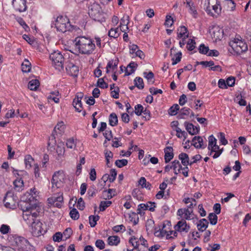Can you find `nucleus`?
Masks as SVG:
<instances>
[{
	"mask_svg": "<svg viewBox=\"0 0 251 251\" xmlns=\"http://www.w3.org/2000/svg\"><path fill=\"white\" fill-rule=\"evenodd\" d=\"M135 85L139 89H143L144 87L143 79L140 77H136L134 79Z\"/></svg>",
	"mask_w": 251,
	"mask_h": 251,
	"instance_id": "nucleus-41",
	"label": "nucleus"
},
{
	"mask_svg": "<svg viewBox=\"0 0 251 251\" xmlns=\"http://www.w3.org/2000/svg\"><path fill=\"white\" fill-rule=\"evenodd\" d=\"M39 84V81L37 79H32L29 81L28 87L30 90L35 91L37 90Z\"/></svg>",
	"mask_w": 251,
	"mask_h": 251,
	"instance_id": "nucleus-33",
	"label": "nucleus"
},
{
	"mask_svg": "<svg viewBox=\"0 0 251 251\" xmlns=\"http://www.w3.org/2000/svg\"><path fill=\"white\" fill-rule=\"evenodd\" d=\"M187 49L190 51L193 50L196 47V42L195 40L193 39H190L188 40L187 43Z\"/></svg>",
	"mask_w": 251,
	"mask_h": 251,
	"instance_id": "nucleus-50",
	"label": "nucleus"
},
{
	"mask_svg": "<svg viewBox=\"0 0 251 251\" xmlns=\"http://www.w3.org/2000/svg\"><path fill=\"white\" fill-rule=\"evenodd\" d=\"M146 229L147 231L152 232L154 229V222L153 220L150 219L148 220L146 224Z\"/></svg>",
	"mask_w": 251,
	"mask_h": 251,
	"instance_id": "nucleus-55",
	"label": "nucleus"
},
{
	"mask_svg": "<svg viewBox=\"0 0 251 251\" xmlns=\"http://www.w3.org/2000/svg\"><path fill=\"white\" fill-rule=\"evenodd\" d=\"M66 72L69 75L76 77L78 74V68L72 63H69L66 67Z\"/></svg>",
	"mask_w": 251,
	"mask_h": 251,
	"instance_id": "nucleus-17",
	"label": "nucleus"
},
{
	"mask_svg": "<svg viewBox=\"0 0 251 251\" xmlns=\"http://www.w3.org/2000/svg\"><path fill=\"white\" fill-rule=\"evenodd\" d=\"M56 151L59 156H62L65 152V148L63 144H58L57 146Z\"/></svg>",
	"mask_w": 251,
	"mask_h": 251,
	"instance_id": "nucleus-45",
	"label": "nucleus"
},
{
	"mask_svg": "<svg viewBox=\"0 0 251 251\" xmlns=\"http://www.w3.org/2000/svg\"><path fill=\"white\" fill-rule=\"evenodd\" d=\"M58 94L59 92L58 91L51 92L48 97V99L49 100H53L55 103H58L59 102V98L58 97Z\"/></svg>",
	"mask_w": 251,
	"mask_h": 251,
	"instance_id": "nucleus-40",
	"label": "nucleus"
},
{
	"mask_svg": "<svg viewBox=\"0 0 251 251\" xmlns=\"http://www.w3.org/2000/svg\"><path fill=\"white\" fill-rule=\"evenodd\" d=\"M193 210L189 208H180L177 211V215L182 219L190 220L194 218Z\"/></svg>",
	"mask_w": 251,
	"mask_h": 251,
	"instance_id": "nucleus-12",
	"label": "nucleus"
},
{
	"mask_svg": "<svg viewBox=\"0 0 251 251\" xmlns=\"http://www.w3.org/2000/svg\"><path fill=\"white\" fill-rule=\"evenodd\" d=\"M37 194H31L29 192H26L21 198V200L19 204L20 209H27L31 207H39L34 203Z\"/></svg>",
	"mask_w": 251,
	"mask_h": 251,
	"instance_id": "nucleus-3",
	"label": "nucleus"
},
{
	"mask_svg": "<svg viewBox=\"0 0 251 251\" xmlns=\"http://www.w3.org/2000/svg\"><path fill=\"white\" fill-rule=\"evenodd\" d=\"M17 21L19 24L22 26V27L25 29V31H28L29 30V26L26 25L25 21L22 18H19L17 19Z\"/></svg>",
	"mask_w": 251,
	"mask_h": 251,
	"instance_id": "nucleus-64",
	"label": "nucleus"
},
{
	"mask_svg": "<svg viewBox=\"0 0 251 251\" xmlns=\"http://www.w3.org/2000/svg\"><path fill=\"white\" fill-rule=\"evenodd\" d=\"M143 109H144L143 106L141 104H138L135 106V110H134L135 113L137 115L140 116L142 113Z\"/></svg>",
	"mask_w": 251,
	"mask_h": 251,
	"instance_id": "nucleus-62",
	"label": "nucleus"
},
{
	"mask_svg": "<svg viewBox=\"0 0 251 251\" xmlns=\"http://www.w3.org/2000/svg\"><path fill=\"white\" fill-rule=\"evenodd\" d=\"M49 203L53 204L57 207H61L63 201V198L62 195L56 196H52L48 199Z\"/></svg>",
	"mask_w": 251,
	"mask_h": 251,
	"instance_id": "nucleus-16",
	"label": "nucleus"
},
{
	"mask_svg": "<svg viewBox=\"0 0 251 251\" xmlns=\"http://www.w3.org/2000/svg\"><path fill=\"white\" fill-rule=\"evenodd\" d=\"M55 26L58 31L65 32L72 28L69 19L66 16H59L55 21Z\"/></svg>",
	"mask_w": 251,
	"mask_h": 251,
	"instance_id": "nucleus-6",
	"label": "nucleus"
},
{
	"mask_svg": "<svg viewBox=\"0 0 251 251\" xmlns=\"http://www.w3.org/2000/svg\"><path fill=\"white\" fill-rule=\"evenodd\" d=\"M217 140L213 135L209 136L208 137V147L209 150L212 151H216V150H219V147L217 145Z\"/></svg>",
	"mask_w": 251,
	"mask_h": 251,
	"instance_id": "nucleus-19",
	"label": "nucleus"
},
{
	"mask_svg": "<svg viewBox=\"0 0 251 251\" xmlns=\"http://www.w3.org/2000/svg\"><path fill=\"white\" fill-rule=\"evenodd\" d=\"M31 69L30 62L26 59H25L22 64V70L24 73H28Z\"/></svg>",
	"mask_w": 251,
	"mask_h": 251,
	"instance_id": "nucleus-31",
	"label": "nucleus"
},
{
	"mask_svg": "<svg viewBox=\"0 0 251 251\" xmlns=\"http://www.w3.org/2000/svg\"><path fill=\"white\" fill-rule=\"evenodd\" d=\"M119 63V60L118 59H115V60H111L109 61L106 66V73H109V69H112V71H114L117 68V66Z\"/></svg>",
	"mask_w": 251,
	"mask_h": 251,
	"instance_id": "nucleus-27",
	"label": "nucleus"
},
{
	"mask_svg": "<svg viewBox=\"0 0 251 251\" xmlns=\"http://www.w3.org/2000/svg\"><path fill=\"white\" fill-rule=\"evenodd\" d=\"M174 24V20L171 16L167 15L166 17V20L165 25L167 27L171 26Z\"/></svg>",
	"mask_w": 251,
	"mask_h": 251,
	"instance_id": "nucleus-60",
	"label": "nucleus"
},
{
	"mask_svg": "<svg viewBox=\"0 0 251 251\" xmlns=\"http://www.w3.org/2000/svg\"><path fill=\"white\" fill-rule=\"evenodd\" d=\"M189 37V32L187 28L184 26H180L177 29V38H187Z\"/></svg>",
	"mask_w": 251,
	"mask_h": 251,
	"instance_id": "nucleus-20",
	"label": "nucleus"
},
{
	"mask_svg": "<svg viewBox=\"0 0 251 251\" xmlns=\"http://www.w3.org/2000/svg\"><path fill=\"white\" fill-rule=\"evenodd\" d=\"M175 56L176 57L175 58L174 57L172 58V60H173L172 65H175L180 61L181 58V56H182V53L181 52H178L176 53Z\"/></svg>",
	"mask_w": 251,
	"mask_h": 251,
	"instance_id": "nucleus-56",
	"label": "nucleus"
},
{
	"mask_svg": "<svg viewBox=\"0 0 251 251\" xmlns=\"http://www.w3.org/2000/svg\"><path fill=\"white\" fill-rule=\"evenodd\" d=\"M23 211V218L29 226L38 221L37 218L39 214V207H31L27 209H21Z\"/></svg>",
	"mask_w": 251,
	"mask_h": 251,
	"instance_id": "nucleus-2",
	"label": "nucleus"
},
{
	"mask_svg": "<svg viewBox=\"0 0 251 251\" xmlns=\"http://www.w3.org/2000/svg\"><path fill=\"white\" fill-rule=\"evenodd\" d=\"M172 169L174 171L175 175H177L180 172V168H181V165L178 160H175L172 162Z\"/></svg>",
	"mask_w": 251,
	"mask_h": 251,
	"instance_id": "nucleus-32",
	"label": "nucleus"
},
{
	"mask_svg": "<svg viewBox=\"0 0 251 251\" xmlns=\"http://www.w3.org/2000/svg\"><path fill=\"white\" fill-rule=\"evenodd\" d=\"M176 136L178 138L184 137V140L186 138L187 133L185 131H182L179 127H177V128H176Z\"/></svg>",
	"mask_w": 251,
	"mask_h": 251,
	"instance_id": "nucleus-46",
	"label": "nucleus"
},
{
	"mask_svg": "<svg viewBox=\"0 0 251 251\" xmlns=\"http://www.w3.org/2000/svg\"><path fill=\"white\" fill-rule=\"evenodd\" d=\"M4 206L7 208L14 209L17 207V197L14 196L13 192H7L3 200Z\"/></svg>",
	"mask_w": 251,
	"mask_h": 251,
	"instance_id": "nucleus-10",
	"label": "nucleus"
},
{
	"mask_svg": "<svg viewBox=\"0 0 251 251\" xmlns=\"http://www.w3.org/2000/svg\"><path fill=\"white\" fill-rule=\"evenodd\" d=\"M65 129V125L63 122H59L54 127L52 134L53 135L57 134H62L64 132Z\"/></svg>",
	"mask_w": 251,
	"mask_h": 251,
	"instance_id": "nucleus-24",
	"label": "nucleus"
},
{
	"mask_svg": "<svg viewBox=\"0 0 251 251\" xmlns=\"http://www.w3.org/2000/svg\"><path fill=\"white\" fill-rule=\"evenodd\" d=\"M144 76L146 78L149 82V83L151 84H152L154 82V74L152 72H150L149 73L144 72L143 73Z\"/></svg>",
	"mask_w": 251,
	"mask_h": 251,
	"instance_id": "nucleus-36",
	"label": "nucleus"
},
{
	"mask_svg": "<svg viewBox=\"0 0 251 251\" xmlns=\"http://www.w3.org/2000/svg\"><path fill=\"white\" fill-rule=\"evenodd\" d=\"M229 45L237 55L241 54L247 51L248 49L247 44L244 41L237 38L230 41Z\"/></svg>",
	"mask_w": 251,
	"mask_h": 251,
	"instance_id": "nucleus-8",
	"label": "nucleus"
},
{
	"mask_svg": "<svg viewBox=\"0 0 251 251\" xmlns=\"http://www.w3.org/2000/svg\"><path fill=\"white\" fill-rule=\"evenodd\" d=\"M76 207L78 209L80 210H83L84 209L85 207V202L82 198H80L78 199Z\"/></svg>",
	"mask_w": 251,
	"mask_h": 251,
	"instance_id": "nucleus-58",
	"label": "nucleus"
},
{
	"mask_svg": "<svg viewBox=\"0 0 251 251\" xmlns=\"http://www.w3.org/2000/svg\"><path fill=\"white\" fill-rule=\"evenodd\" d=\"M190 111L191 109L189 108H182L180 111V113L178 115V118L179 119H185V116H188L190 114Z\"/></svg>",
	"mask_w": 251,
	"mask_h": 251,
	"instance_id": "nucleus-39",
	"label": "nucleus"
},
{
	"mask_svg": "<svg viewBox=\"0 0 251 251\" xmlns=\"http://www.w3.org/2000/svg\"><path fill=\"white\" fill-rule=\"evenodd\" d=\"M189 225L187 224L186 221L184 219H182L179 221L177 224L175 226V230L180 232H184L187 233L190 229Z\"/></svg>",
	"mask_w": 251,
	"mask_h": 251,
	"instance_id": "nucleus-15",
	"label": "nucleus"
},
{
	"mask_svg": "<svg viewBox=\"0 0 251 251\" xmlns=\"http://www.w3.org/2000/svg\"><path fill=\"white\" fill-rule=\"evenodd\" d=\"M112 203V202L109 201H102L100 204V210L101 211H103L106 208L109 207Z\"/></svg>",
	"mask_w": 251,
	"mask_h": 251,
	"instance_id": "nucleus-49",
	"label": "nucleus"
},
{
	"mask_svg": "<svg viewBox=\"0 0 251 251\" xmlns=\"http://www.w3.org/2000/svg\"><path fill=\"white\" fill-rule=\"evenodd\" d=\"M179 109V106L177 104H175L168 110V113L171 116H175L177 113Z\"/></svg>",
	"mask_w": 251,
	"mask_h": 251,
	"instance_id": "nucleus-42",
	"label": "nucleus"
},
{
	"mask_svg": "<svg viewBox=\"0 0 251 251\" xmlns=\"http://www.w3.org/2000/svg\"><path fill=\"white\" fill-rule=\"evenodd\" d=\"M73 105L77 111L78 112L81 111L82 109L81 101L78 100V99L74 100Z\"/></svg>",
	"mask_w": 251,
	"mask_h": 251,
	"instance_id": "nucleus-47",
	"label": "nucleus"
},
{
	"mask_svg": "<svg viewBox=\"0 0 251 251\" xmlns=\"http://www.w3.org/2000/svg\"><path fill=\"white\" fill-rule=\"evenodd\" d=\"M137 67V63L134 62H130L125 70V75H129L133 73Z\"/></svg>",
	"mask_w": 251,
	"mask_h": 251,
	"instance_id": "nucleus-26",
	"label": "nucleus"
},
{
	"mask_svg": "<svg viewBox=\"0 0 251 251\" xmlns=\"http://www.w3.org/2000/svg\"><path fill=\"white\" fill-rule=\"evenodd\" d=\"M10 227L9 226L3 224L0 227V232L3 234H7L9 232Z\"/></svg>",
	"mask_w": 251,
	"mask_h": 251,
	"instance_id": "nucleus-61",
	"label": "nucleus"
},
{
	"mask_svg": "<svg viewBox=\"0 0 251 251\" xmlns=\"http://www.w3.org/2000/svg\"><path fill=\"white\" fill-rule=\"evenodd\" d=\"M42 223L38 220L35 223L31 225V233L34 236L39 237L45 232L42 228Z\"/></svg>",
	"mask_w": 251,
	"mask_h": 251,
	"instance_id": "nucleus-13",
	"label": "nucleus"
},
{
	"mask_svg": "<svg viewBox=\"0 0 251 251\" xmlns=\"http://www.w3.org/2000/svg\"><path fill=\"white\" fill-rule=\"evenodd\" d=\"M63 175L60 172H55L52 176L51 183L53 188H59L62 184Z\"/></svg>",
	"mask_w": 251,
	"mask_h": 251,
	"instance_id": "nucleus-14",
	"label": "nucleus"
},
{
	"mask_svg": "<svg viewBox=\"0 0 251 251\" xmlns=\"http://www.w3.org/2000/svg\"><path fill=\"white\" fill-rule=\"evenodd\" d=\"M203 139L201 136H195L192 140V145L196 148H201L203 147Z\"/></svg>",
	"mask_w": 251,
	"mask_h": 251,
	"instance_id": "nucleus-25",
	"label": "nucleus"
},
{
	"mask_svg": "<svg viewBox=\"0 0 251 251\" xmlns=\"http://www.w3.org/2000/svg\"><path fill=\"white\" fill-rule=\"evenodd\" d=\"M27 0H12L13 8L16 12H25L27 10Z\"/></svg>",
	"mask_w": 251,
	"mask_h": 251,
	"instance_id": "nucleus-11",
	"label": "nucleus"
},
{
	"mask_svg": "<svg viewBox=\"0 0 251 251\" xmlns=\"http://www.w3.org/2000/svg\"><path fill=\"white\" fill-rule=\"evenodd\" d=\"M120 34V32L118 28H111L108 31V36L114 38H118Z\"/></svg>",
	"mask_w": 251,
	"mask_h": 251,
	"instance_id": "nucleus-37",
	"label": "nucleus"
},
{
	"mask_svg": "<svg viewBox=\"0 0 251 251\" xmlns=\"http://www.w3.org/2000/svg\"><path fill=\"white\" fill-rule=\"evenodd\" d=\"M184 126L186 130L189 134L191 135L197 134V130L194 129V125L192 124L185 122L184 123Z\"/></svg>",
	"mask_w": 251,
	"mask_h": 251,
	"instance_id": "nucleus-34",
	"label": "nucleus"
},
{
	"mask_svg": "<svg viewBox=\"0 0 251 251\" xmlns=\"http://www.w3.org/2000/svg\"><path fill=\"white\" fill-rule=\"evenodd\" d=\"M184 4L186 3V6L189 8V13L194 18H196L197 17L198 13L195 7L193 5V3L192 2L191 0H186V2H184Z\"/></svg>",
	"mask_w": 251,
	"mask_h": 251,
	"instance_id": "nucleus-23",
	"label": "nucleus"
},
{
	"mask_svg": "<svg viewBox=\"0 0 251 251\" xmlns=\"http://www.w3.org/2000/svg\"><path fill=\"white\" fill-rule=\"evenodd\" d=\"M107 242L110 246H117L119 244L120 239L118 236H111L108 238Z\"/></svg>",
	"mask_w": 251,
	"mask_h": 251,
	"instance_id": "nucleus-30",
	"label": "nucleus"
},
{
	"mask_svg": "<svg viewBox=\"0 0 251 251\" xmlns=\"http://www.w3.org/2000/svg\"><path fill=\"white\" fill-rule=\"evenodd\" d=\"M129 243L133 247L134 249L137 250L139 246V239L135 236L131 237L129 240Z\"/></svg>",
	"mask_w": 251,
	"mask_h": 251,
	"instance_id": "nucleus-43",
	"label": "nucleus"
},
{
	"mask_svg": "<svg viewBox=\"0 0 251 251\" xmlns=\"http://www.w3.org/2000/svg\"><path fill=\"white\" fill-rule=\"evenodd\" d=\"M208 222L205 219H202L200 220L199 223L197 224V227L199 231H204L208 226Z\"/></svg>",
	"mask_w": 251,
	"mask_h": 251,
	"instance_id": "nucleus-29",
	"label": "nucleus"
},
{
	"mask_svg": "<svg viewBox=\"0 0 251 251\" xmlns=\"http://www.w3.org/2000/svg\"><path fill=\"white\" fill-rule=\"evenodd\" d=\"M50 58L52 61V65L59 71L63 69L64 57L60 51H54L52 53Z\"/></svg>",
	"mask_w": 251,
	"mask_h": 251,
	"instance_id": "nucleus-9",
	"label": "nucleus"
},
{
	"mask_svg": "<svg viewBox=\"0 0 251 251\" xmlns=\"http://www.w3.org/2000/svg\"><path fill=\"white\" fill-rule=\"evenodd\" d=\"M70 215L72 219L76 220L79 217V214L75 208H73L70 212Z\"/></svg>",
	"mask_w": 251,
	"mask_h": 251,
	"instance_id": "nucleus-54",
	"label": "nucleus"
},
{
	"mask_svg": "<svg viewBox=\"0 0 251 251\" xmlns=\"http://www.w3.org/2000/svg\"><path fill=\"white\" fill-rule=\"evenodd\" d=\"M164 159L165 163L170 162L174 157L173 149L172 147H167L164 149Z\"/></svg>",
	"mask_w": 251,
	"mask_h": 251,
	"instance_id": "nucleus-21",
	"label": "nucleus"
},
{
	"mask_svg": "<svg viewBox=\"0 0 251 251\" xmlns=\"http://www.w3.org/2000/svg\"><path fill=\"white\" fill-rule=\"evenodd\" d=\"M97 86L102 89L107 88L108 86V84L104 81L102 78L98 79Z\"/></svg>",
	"mask_w": 251,
	"mask_h": 251,
	"instance_id": "nucleus-57",
	"label": "nucleus"
},
{
	"mask_svg": "<svg viewBox=\"0 0 251 251\" xmlns=\"http://www.w3.org/2000/svg\"><path fill=\"white\" fill-rule=\"evenodd\" d=\"M118 117L115 113H112L109 115V124L110 126H114L118 124Z\"/></svg>",
	"mask_w": 251,
	"mask_h": 251,
	"instance_id": "nucleus-35",
	"label": "nucleus"
},
{
	"mask_svg": "<svg viewBox=\"0 0 251 251\" xmlns=\"http://www.w3.org/2000/svg\"><path fill=\"white\" fill-rule=\"evenodd\" d=\"M198 50L199 52L203 54H207L209 50L208 47L205 46L203 44L200 45Z\"/></svg>",
	"mask_w": 251,
	"mask_h": 251,
	"instance_id": "nucleus-51",
	"label": "nucleus"
},
{
	"mask_svg": "<svg viewBox=\"0 0 251 251\" xmlns=\"http://www.w3.org/2000/svg\"><path fill=\"white\" fill-rule=\"evenodd\" d=\"M178 158L181 160L182 164L184 166L190 165V160L188 155L186 153H181L178 155Z\"/></svg>",
	"mask_w": 251,
	"mask_h": 251,
	"instance_id": "nucleus-28",
	"label": "nucleus"
},
{
	"mask_svg": "<svg viewBox=\"0 0 251 251\" xmlns=\"http://www.w3.org/2000/svg\"><path fill=\"white\" fill-rule=\"evenodd\" d=\"M75 49L81 54L90 55L96 48V45L92 39L85 36L76 37L74 41Z\"/></svg>",
	"mask_w": 251,
	"mask_h": 251,
	"instance_id": "nucleus-1",
	"label": "nucleus"
},
{
	"mask_svg": "<svg viewBox=\"0 0 251 251\" xmlns=\"http://www.w3.org/2000/svg\"><path fill=\"white\" fill-rule=\"evenodd\" d=\"M25 163L26 168L29 169L32 166V164L34 161V159L30 155H26L25 157Z\"/></svg>",
	"mask_w": 251,
	"mask_h": 251,
	"instance_id": "nucleus-38",
	"label": "nucleus"
},
{
	"mask_svg": "<svg viewBox=\"0 0 251 251\" xmlns=\"http://www.w3.org/2000/svg\"><path fill=\"white\" fill-rule=\"evenodd\" d=\"M208 220L210 221V223L212 225H215L217 223L218 217L216 214L214 213H211L208 215Z\"/></svg>",
	"mask_w": 251,
	"mask_h": 251,
	"instance_id": "nucleus-48",
	"label": "nucleus"
},
{
	"mask_svg": "<svg viewBox=\"0 0 251 251\" xmlns=\"http://www.w3.org/2000/svg\"><path fill=\"white\" fill-rule=\"evenodd\" d=\"M95 245L100 250H103L105 248V243L104 241L101 239L96 240Z\"/></svg>",
	"mask_w": 251,
	"mask_h": 251,
	"instance_id": "nucleus-63",
	"label": "nucleus"
},
{
	"mask_svg": "<svg viewBox=\"0 0 251 251\" xmlns=\"http://www.w3.org/2000/svg\"><path fill=\"white\" fill-rule=\"evenodd\" d=\"M100 219V216L98 215H91L89 217V221L90 226L94 227L97 224V222Z\"/></svg>",
	"mask_w": 251,
	"mask_h": 251,
	"instance_id": "nucleus-44",
	"label": "nucleus"
},
{
	"mask_svg": "<svg viewBox=\"0 0 251 251\" xmlns=\"http://www.w3.org/2000/svg\"><path fill=\"white\" fill-rule=\"evenodd\" d=\"M66 144L67 148L69 149H74L76 146L75 141L73 138L67 140Z\"/></svg>",
	"mask_w": 251,
	"mask_h": 251,
	"instance_id": "nucleus-52",
	"label": "nucleus"
},
{
	"mask_svg": "<svg viewBox=\"0 0 251 251\" xmlns=\"http://www.w3.org/2000/svg\"><path fill=\"white\" fill-rule=\"evenodd\" d=\"M89 16L95 21L100 23L105 21L104 14L100 5L97 3H93L89 6Z\"/></svg>",
	"mask_w": 251,
	"mask_h": 251,
	"instance_id": "nucleus-4",
	"label": "nucleus"
},
{
	"mask_svg": "<svg viewBox=\"0 0 251 251\" xmlns=\"http://www.w3.org/2000/svg\"><path fill=\"white\" fill-rule=\"evenodd\" d=\"M13 238L12 245L15 246L17 250L21 251H29L30 250V245L27 240L23 237L16 235L13 236Z\"/></svg>",
	"mask_w": 251,
	"mask_h": 251,
	"instance_id": "nucleus-7",
	"label": "nucleus"
},
{
	"mask_svg": "<svg viewBox=\"0 0 251 251\" xmlns=\"http://www.w3.org/2000/svg\"><path fill=\"white\" fill-rule=\"evenodd\" d=\"M221 9L220 4L216 5L207 6L206 7V11L208 14L212 16H214L216 14L219 15L221 12Z\"/></svg>",
	"mask_w": 251,
	"mask_h": 251,
	"instance_id": "nucleus-18",
	"label": "nucleus"
},
{
	"mask_svg": "<svg viewBox=\"0 0 251 251\" xmlns=\"http://www.w3.org/2000/svg\"><path fill=\"white\" fill-rule=\"evenodd\" d=\"M129 17L127 15H125L121 19L120 28L122 32H125L128 29V25L129 24Z\"/></svg>",
	"mask_w": 251,
	"mask_h": 251,
	"instance_id": "nucleus-22",
	"label": "nucleus"
},
{
	"mask_svg": "<svg viewBox=\"0 0 251 251\" xmlns=\"http://www.w3.org/2000/svg\"><path fill=\"white\" fill-rule=\"evenodd\" d=\"M128 161L126 159H119L115 161V165L119 168H122L127 164Z\"/></svg>",
	"mask_w": 251,
	"mask_h": 251,
	"instance_id": "nucleus-53",
	"label": "nucleus"
},
{
	"mask_svg": "<svg viewBox=\"0 0 251 251\" xmlns=\"http://www.w3.org/2000/svg\"><path fill=\"white\" fill-rule=\"evenodd\" d=\"M117 172L115 169H112L110 170V174L109 175V181L110 182H113L116 177Z\"/></svg>",
	"mask_w": 251,
	"mask_h": 251,
	"instance_id": "nucleus-59",
	"label": "nucleus"
},
{
	"mask_svg": "<svg viewBox=\"0 0 251 251\" xmlns=\"http://www.w3.org/2000/svg\"><path fill=\"white\" fill-rule=\"evenodd\" d=\"M13 173L16 177L13 181L14 188L17 191H21L24 189V183L23 178L27 175V173L23 170H17L13 168Z\"/></svg>",
	"mask_w": 251,
	"mask_h": 251,
	"instance_id": "nucleus-5",
	"label": "nucleus"
}]
</instances>
